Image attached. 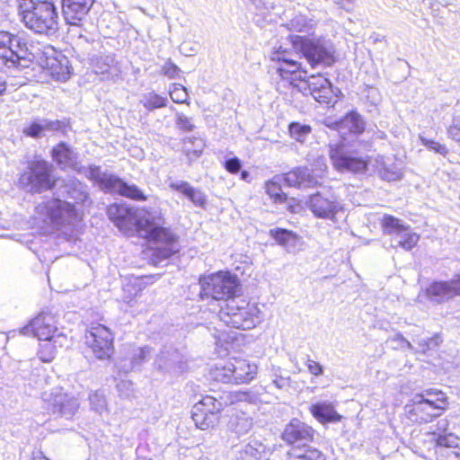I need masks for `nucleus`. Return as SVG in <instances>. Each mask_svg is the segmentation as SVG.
I'll return each instance as SVG.
<instances>
[{"label": "nucleus", "mask_w": 460, "mask_h": 460, "mask_svg": "<svg viewBox=\"0 0 460 460\" xmlns=\"http://www.w3.org/2000/svg\"><path fill=\"white\" fill-rule=\"evenodd\" d=\"M171 190L184 195L196 207L205 208L208 203L206 194L199 189L194 188L188 181L180 180H168Z\"/></svg>", "instance_id": "nucleus-24"}, {"label": "nucleus", "mask_w": 460, "mask_h": 460, "mask_svg": "<svg viewBox=\"0 0 460 460\" xmlns=\"http://www.w3.org/2000/svg\"><path fill=\"white\" fill-rule=\"evenodd\" d=\"M435 454L438 460H460V438L452 433L438 435Z\"/></svg>", "instance_id": "nucleus-17"}, {"label": "nucleus", "mask_w": 460, "mask_h": 460, "mask_svg": "<svg viewBox=\"0 0 460 460\" xmlns=\"http://www.w3.org/2000/svg\"><path fill=\"white\" fill-rule=\"evenodd\" d=\"M319 175L312 174L306 166L296 167L287 173L275 175L265 182V191L275 202L284 203L287 195L282 191L281 183L297 189L314 188L318 184Z\"/></svg>", "instance_id": "nucleus-4"}, {"label": "nucleus", "mask_w": 460, "mask_h": 460, "mask_svg": "<svg viewBox=\"0 0 460 460\" xmlns=\"http://www.w3.org/2000/svg\"><path fill=\"white\" fill-rule=\"evenodd\" d=\"M22 335H32L40 341L51 340L60 348L67 346V337L56 326L54 315L46 312H40L23 328L19 330Z\"/></svg>", "instance_id": "nucleus-7"}, {"label": "nucleus", "mask_w": 460, "mask_h": 460, "mask_svg": "<svg viewBox=\"0 0 460 460\" xmlns=\"http://www.w3.org/2000/svg\"><path fill=\"white\" fill-rule=\"evenodd\" d=\"M31 50L32 52L27 68L39 67L46 75L55 81L65 82L70 78L72 67L67 57L61 51L40 41H36L35 47H32Z\"/></svg>", "instance_id": "nucleus-3"}, {"label": "nucleus", "mask_w": 460, "mask_h": 460, "mask_svg": "<svg viewBox=\"0 0 460 460\" xmlns=\"http://www.w3.org/2000/svg\"><path fill=\"white\" fill-rule=\"evenodd\" d=\"M53 162L61 169H75V155L73 148L66 142L60 141L50 151Z\"/></svg>", "instance_id": "nucleus-26"}, {"label": "nucleus", "mask_w": 460, "mask_h": 460, "mask_svg": "<svg viewBox=\"0 0 460 460\" xmlns=\"http://www.w3.org/2000/svg\"><path fill=\"white\" fill-rule=\"evenodd\" d=\"M175 125L178 129L183 132H191L196 128L190 118L178 111L175 113Z\"/></svg>", "instance_id": "nucleus-44"}, {"label": "nucleus", "mask_w": 460, "mask_h": 460, "mask_svg": "<svg viewBox=\"0 0 460 460\" xmlns=\"http://www.w3.org/2000/svg\"><path fill=\"white\" fill-rule=\"evenodd\" d=\"M288 132L292 138L298 142H304L312 132L311 126L294 121L288 125Z\"/></svg>", "instance_id": "nucleus-41"}, {"label": "nucleus", "mask_w": 460, "mask_h": 460, "mask_svg": "<svg viewBox=\"0 0 460 460\" xmlns=\"http://www.w3.org/2000/svg\"><path fill=\"white\" fill-rule=\"evenodd\" d=\"M276 59L281 62L278 67V72L282 78H288V75H295L296 79L305 81L307 72L302 70L300 63L285 57H280V54H277Z\"/></svg>", "instance_id": "nucleus-32"}, {"label": "nucleus", "mask_w": 460, "mask_h": 460, "mask_svg": "<svg viewBox=\"0 0 460 460\" xmlns=\"http://www.w3.org/2000/svg\"><path fill=\"white\" fill-rule=\"evenodd\" d=\"M258 367L244 358H232L215 370V379L225 384H247L255 378Z\"/></svg>", "instance_id": "nucleus-8"}, {"label": "nucleus", "mask_w": 460, "mask_h": 460, "mask_svg": "<svg viewBox=\"0 0 460 460\" xmlns=\"http://www.w3.org/2000/svg\"><path fill=\"white\" fill-rule=\"evenodd\" d=\"M39 208L40 212L47 217L49 223L57 228L65 225H70L74 220L80 219L75 204L58 198L43 202Z\"/></svg>", "instance_id": "nucleus-13"}, {"label": "nucleus", "mask_w": 460, "mask_h": 460, "mask_svg": "<svg viewBox=\"0 0 460 460\" xmlns=\"http://www.w3.org/2000/svg\"><path fill=\"white\" fill-rule=\"evenodd\" d=\"M292 460H325V456L320 450L307 447L303 453L294 456Z\"/></svg>", "instance_id": "nucleus-45"}, {"label": "nucleus", "mask_w": 460, "mask_h": 460, "mask_svg": "<svg viewBox=\"0 0 460 460\" xmlns=\"http://www.w3.org/2000/svg\"><path fill=\"white\" fill-rule=\"evenodd\" d=\"M457 290L458 289H420L417 298L420 303L429 300L434 304H439L445 299L457 295Z\"/></svg>", "instance_id": "nucleus-35"}, {"label": "nucleus", "mask_w": 460, "mask_h": 460, "mask_svg": "<svg viewBox=\"0 0 460 460\" xmlns=\"http://www.w3.org/2000/svg\"><path fill=\"white\" fill-rule=\"evenodd\" d=\"M400 346L403 349H409V350L415 351V348L406 338H402V342L400 343Z\"/></svg>", "instance_id": "nucleus-59"}, {"label": "nucleus", "mask_w": 460, "mask_h": 460, "mask_svg": "<svg viewBox=\"0 0 460 460\" xmlns=\"http://www.w3.org/2000/svg\"><path fill=\"white\" fill-rule=\"evenodd\" d=\"M347 3L349 4H352L354 2V0H345Z\"/></svg>", "instance_id": "nucleus-64"}, {"label": "nucleus", "mask_w": 460, "mask_h": 460, "mask_svg": "<svg viewBox=\"0 0 460 460\" xmlns=\"http://www.w3.org/2000/svg\"><path fill=\"white\" fill-rule=\"evenodd\" d=\"M329 155L334 168L340 172L363 173L372 161L358 156L356 151L349 149L344 144H331Z\"/></svg>", "instance_id": "nucleus-11"}, {"label": "nucleus", "mask_w": 460, "mask_h": 460, "mask_svg": "<svg viewBox=\"0 0 460 460\" xmlns=\"http://www.w3.org/2000/svg\"><path fill=\"white\" fill-rule=\"evenodd\" d=\"M171 99L176 103H183L187 100L188 93L181 84H174L173 89L170 91Z\"/></svg>", "instance_id": "nucleus-49"}, {"label": "nucleus", "mask_w": 460, "mask_h": 460, "mask_svg": "<svg viewBox=\"0 0 460 460\" xmlns=\"http://www.w3.org/2000/svg\"><path fill=\"white\" fill-rule=\"evenodd\" d=\"M306 366H307L309 372L314 376H318L323 375V367L320 363H318L313 359L308 358L307 362H306Z\"/></svg>", "instance_id": "nucleus-54"}, {"label": "nucleus", "mask_w": 460, "mask_h": 460, "mask_svg": "<svg viewBox=\"0 0 460 460\" xmlns=\"http://www.w3.org/2000/svg\"><path fill=\"white\" fill-rule=\"evenodd\" d=\"M290 383V377L278 376L275 374L272 378V384L278 388V389H286L289 386Z\"/></svg>", "instance_id": "nucleus-55"}, {"label": "nucleus", "mask_w": 460, "mask_h": 460, "mask_svg": "<svg viewBox=\"0 0 460 460\" xmlns=\"http://www.w3.org/2000/svg\"><path fill=\"white\" fill-rule=\"evenodd\" d=\"M7 90V83L5 79L0 75V98L5 94Z\"/></svg>", "instance_id": "nucleus-60"}, {"label": "nucleus", "mask_w": 460, "mask_h": 460, "mask_svg": "<svg viewBox=\"0 0 460 460\" xmlns=\"http://www.w3.org/2000/svg\"><path fill=\"white\" fill-rule=\"evenodd\" d=\"M270 236L287 252H295L302 244V239L292 231L284 228H275L270 230Z\"/></svg>", "instance_id": "nucleus-29"}, {"label": "nucleus", "mask_w": 460, "mask_h": 460, "mask_svg": "<svg viewBox=\"0 0 460 460\" xmlns=\"http://www.w3.org/2000/svg\"><path fill=\"white\" fill-rule=\"evenodd\" d=\"M45 409L53 415L71 420L79 409L78 400L63 391L61 387H54L42 393Z\"/></svg>", "instance_id": "nucleus-10"}, {"label": "nucleus", "mask_w": 460, "mask_h": 460, "mask_svg": "<svg viewBox=\"0 0 460 460\" xmlns=\"http://www.w3.org/2000/svg\"><path fill=\"white\" fill-rule=\"evenodd\" d=\"M202 407L200 404H194L191 410V419L197 428L205 430L217 423L218 415L209 410L205 411Z\"/></svg>", "instance_id": "nucleus-31"}, {"label": "nucleus", "mask_w": 460, "mask_h": 460, "mask_svg": "<svg viewBox=\"0 0 460 460\" xmlns=\"http://www.w3.org/2000/svg\"><path fill=\"white\" fill-rule=\"evenodd\" d=\"M155 199L154 206L134 208L117 202V228L126 235L137 234L157 245L159 256L169 258L177 251V237L164 227L165 220Z\"/></svg>", "instance_id": "nucleus-1"}, {"label": "nucleus", "mask_w": 460, "mask_h": 460, "mask_svg": "<svg viewBox=\"0 0 460 460\" xmlns=\"http://www.w3.org/2000/svg\"><path fill=\"white\" fill-rule=\"evenodd\" d=\"M224 166L227 172L234 174V173H237L241 170L242 163L238 157L233 156V157L226 159V161L224 163Z\"/></svg>", "instance_id": "nucleus-53"}, {"label": "nucleus", "mask_w": 460, "mask_h": 460, "mask_svg": "<svg viewBox=\"0 0 460 460\" xmlns=\"http://www.w3.org/2000/svg\"><path fill=\"white\" fill-rule=\"evenodd\" d=\"M422 144L429 150H433L434 152L446 155L448 153V150L445 145H441L432 139H428L424 137H420Z\"/></svg>", "instance_id": "nucleus-51"}, {"label": "nucleus", "mask_w": 460, "mask_h": 460, "mask_svg": "<svg viewBox=\"0 0 460 460\" xmlns=\"http://www.w3.org/2000/svg\"><path fill=\"white\" fill-rule=\"evenodd\" d=\"M243 451L245 455L251 457L259 458L264 451V446L257 440H252L245 446Z\"/></svg>", "instance_id": "nucleus-48"}, {"label": "nucleus", "mask_w": 460, "mask_h": 460, "mask_svg": "<svg viewBox=\"0 0 460 460\" xmlns=\"http://www.w3.org/2000/svg\"><path fill=\"white\" fill-rule=\"evenodd\" d=\"M413 342L417 343L418 348L415 349V352L425 353L424 348L426 347L427 338H420L419 336H415L412 338Z\"/></svg>", "instance_id": "nucleus-58"}, {"label": "nucleus", "mask_w": 460, "mask_h": 460, "mask_svg": "<svg viewBox=\"0 0 460 460\" xmlns=\"http://www.w3.org/2000/svg\"><path fill=\"white\" fill-rule=\"evenodd\" d=\"M252 426V419L244 412L233 414L227 423L228 430L237 438L247 434Z\"/></svg>", "instance_id": "nucleus-33"}, {"label": "nucleus", "mask_w": 460, "mask_h": 460, "mask_svg": "<svg viewBox=\"0 0 460 460\" xmlns=\"http://www.w3.org/2000/svg\"><path fill=\"white\" fill-rule=\"evenodd\" d=\"M241 289H199L200 299H210L211 301L225 302L232 305L234 303V296L239 295Z\"/></svg>", "instance_id": "nucleus-34"}, {"label": "nucleus", "mask_w": 460, "mask_h": 460, "mask_svg": "<svg viewBox=\"0 0 460 460\" xmlns=\"http://www.w3.org/2000/svg\"><path fill=\"white\" fill-rule=\"evenodd\" d=\"M314 433L311 426L294 418L285 426L281 438L294 448L302 449L309 447L308 444L313 441Z\"/></svg>", "instance_id": "nucleus-15"}, {"label": "nucleus", "mask_w": 460, "mask_h": 460, "mask_svg": "<svg viewBox=\"0 0 460 460\" xmlns=\"http://www.w3.org/2000/svg\"><path fill=\"white\" fill-rule=\"evenodd\" d=\"M381 225L385 234L394 236L401 234L408 227L402 223V220L391 215H385Z\"/></svg>", "instance_id": "nucleus-40"}, {"label": "nucleus", "mask_w": 460, "mask_h": 460, "mask_svg": "<svg viewBox=\"0 0 460 460\" xmlns=\"http://www.w3.org/2000/svg\"><path fill=\"white\" fill-rule=\"evenodd\" d=\"M366 123L362 116L357 111H350L347 113L342 119L332 123V128L339 132L344 133L348 130L355 135H359L364 132Z\"/></svg>", "instance_id": "nucleus-27"}, {"label": "nucleus", "mask_w": 460, "mask_h": 460, "mask_svg": "<svg viewBox=\"0 0 460 460\" xmlns=\"http://www.w3.org/2000/svg\"><path fill=\"white\" fill-rule=\"evenodd\" d=\"M24 25L38 34L53 35L58 30V12L53 0H17Z\"/></svg>", "instance_id": "nucleus-2"}, {"label": "nucleus", "mask_w": 460, "mask_h": 460, "mask_svg": "<svg viewBox=\"0 0 460 460\" xmlns=\"http://www.w3.org/2000/svg\"><path fill=\"white\" fill-rule=\"evenodd\" d=\"M418 241L419 235L411 232L408 226L401 234L394 236L391 240V246L394 248L402 247L406 251H410L417 244Z\"/></svg>", "instance_id": "nucleus-38"}, {"label": "nucleus", "mask_w": 460, "mask_h": 460, "mask_svg": "<svg viewBox=\"0 0 460 460\" xmlns=\"http://www.w3.org/2000/svg\"><path fill=\"white\" fill-rule=\"evenodd\" d=\"M293 44L303 53L312 67L319 64L330 66L335 62V49L330 40L309 39L296 35L293 37Z\"/></svg>", "instance_id": "nucleus-6"}, {"label": "nucleus", "mask_w": 460, "mask_h": 460, "mask_svg": "<svg viewBox=\"0 0 460 460\" xmlns=\"http://www.w3.org/2000/svg\"><path fill=\"white\" fill-rule=\"evenodd\" d=\"M113 336L102 324L93 325L84 334V342L99 359L110 358L113 353Z\"/></svg>", "instance_id": "nucleus-14"}, {"label": "nucleus", "mask_w": 460, "mask_h": 460, "mask_svg": "<svg viewBox=\"0 0 460 460\" xmlns=\"http://www.w3.org/2000/svg\"><path fill=\"white\" fill-rule=\"evenodd\" d=\"M93 0H63V13L68 24L79 25L87 15Z\"/></svg>", "instance_id": "nucleus-21"}, {"label": "nucleus", "mask_w": 460, "mask_h": 460, "mask_svg": "<svg viewBox=\"0 0 460 460\" xmlns=\"http://www.w3.org/2000/svg\"><path fill=\"white\" fill-rule=\"evenodd\" d=\"M226 319L227 325L242 330L252 329L255 323L252 315L243 306L234 308L233 305H226Z\"/></svg>", "instance_id": "nucleus-22"}, {"label": "nucleus", "mask_w": 460, "mask_h": 460, "mask_svg": "<svg viewBox=\"0 0 460 460\" xmlns=\"http://www.w3.org/2000/svg\"><path fill=\"white\" fill-rule=\"evenodd\" d=\"M306 206L315 217L333 222L342 209L338 196L331 190H323L309 196Z\"/></svg>", "instance_id": "nucleus-12"}, {"label": "nucleus", "mask_w": 460, "mask_h": 460, "mask_svg": "<svg viewBox=\"0 0 460 460\" xmlns=\"http://www.w3.org/2000/svg\"><path fill=\"white\" fill-rule=\"evenodd\" d=\"M181 72V69L171 59H168L162 67V74L170 79L179 77Z\"/></svg>", "instance_id": "nucleus-50"}, {"label": "nucleus", "mask_w": 460, "mask_h": 460, "mask_svg": "<svg viewBox=\"0 0 460 460\" xmlns=\"http://www.w3.org/2000/svg\"><path fill=\"white\" fill-rule=\"evenodd\" d=\"M310 412L320 422H337L341 420V415L335 411L333 405L327 402H320L312 404Z\"/></svg>", "instance_id": "nucleus-30"}, {"label": "nucleus", "mask_w": 460, "mask_h": 460, "mask_svg": "<svg viewBox=\"0 0 460 460\" xmlns=\"http://www.w3.org/2000/svg\"><path fill=\"white\" fill-rule=\"evenodd\" d=\"M306 83L310 94L320 103L334 104L336 102L334 98L338 96V93H341L338 88L334 89L332 87L329 79L322 75H310Z\"/></svg>", "instance_id": "nucleus-16"}, {"label": "nucleus", "mask_w": 460, "mask_h": 460, "mask_svg": "<svg viewBox=\"0 0 460 460\" xmlns=\"http://www.w3.org/2000/svg\"><path fill=\"white\" fill-rule=\"evenodd\" d=\"M453 122L456 123L460 128V117L457 119H455Z\"/></svg>", "instance_id": "nucleus-63"}, {"label": "nucleus", "mask_w": 460, "mask_h": 460, "mask_svg": "<svg viewBox=\"0 0 460 460\" xmlns=\"http://www.w3.org/2000/svg\"><path fill=\"white\" fill-rule=\"evenodd\" d=\"M198 143L195 147H190L189 145L194 144L190 137H186L183 141V152L190 160L196 159L200 156L203 151L204 144L201 139H197Z\"/></svg>", "instance_id": "nucleus-43"}, {"label": "nucleus", "mask_w": 460, "mask_h": 460, "mask_svg": "<svg viewBox=\"0 0 460 460\" xmlns=\"http://www.w3.org/2000/svg\"><path fill=\"white\" fill-rule=\"evenodd\" d=\"M47 341L45 344L41 345L38 355L40 359L42 362H51L57 354V348L60 347L58 343L54 342L51 340H44Z\"/></svg>", "instance_id": "nucleus-42"}, {"label": "nucleus", "mask_w": 460, "mask_h": 460, "mask_svg": "<svg viewBox=\"0 0 460 460\" xmlns=\"http://www.w3.org/2000/svg\"><path fill=\"white\" fill-rule=\"evenodd\" d=\"M126 355L120 358L119 371L128 373L130 370L138 367L142 363L146 362L150 356L151 348L146 346L144 348H133L131 346L125 347Z\"/></svg>", "instance_id": "nucleus-23"}, {"label": "nucleus", "mask_w": 460, "mask_h": 460, "mask_svg": "<svg viewBox=\"0 0 460 460\" xmlns=\"http://www.w3.org/2000/svg\"><path fill=\"white\" fill-rule=\"evenodd\" d=\"M314 165L315 166V169H309L312 174L319 175L318 178V184L315 186L317 187L320 185V181L323 179V175L327 169V165L325 164V159L323 157H318L315 161Z\"/></svg>", "instance_id": "nucleus-52"}, {"label": "nucleus", "mask_w": 460, "mask_h": 460, "mask_svg": "<svg viewBox=\"0 0 460 460\" xmlns=\"http://www.w3.org/2000/svg\"><path fill=\"white\" fill-rule=\"evenodd\" d=\"M373 166L380 178L385 181H394L402 178V173L397 164L384 156L376 157Z\"/></svg>", "instance_id": "nucleus-28"}, {"label": "nucleus", "mask_w": 460, "mask_h": 460, "mask_svg": "<svg viewBox=\"0 0 460 460\" xmlns=\"http://www.w3.org/2000/svg\"><path fill=\"white\" fill-rule=\"evenodd\" d=\"M402 338H404V337L401 333H398V334H396L394 340L401 343L402 342Z\"/></svg>", "instance_id": "nucleus-62"}, {"label": "nucleus", "mask_w": 460, "mask_h": 460, "mask_svg": "<svg viewBox=\"0 0 460 460\" xmlns=\"http://www.w3.org/2000/svg\"><path fill=\"white\" fill-rule=\"evenodd\" d=\"M28 172L21 175L20 180H26L36 192L53 190L58 179L53 174V165L43 158L35 157L28 163Z\"/></svg>", "instance_id": "nucleus-9"}, {"label": "nucleus", "mask_w": 460, "mask_h": 460, "mask_svg": "<svg viewBox=\"0 0 460 460\" xmlns=\"http://www.w3.org/2000/svg\"><path fill=\"white\" fill-rule=\"evenodd\" d=\"M36 41H30L5 31H0V59L5 66L27 68L32 47Z\"/></svg>", "instance_id": "nucleus-5"}, {"label": "nucleus", "mask_w": 460, "mask_h": 460, "mask_svg": "<svg viewBox=\"0 0 460 460\" xmlns=\"http://www.w3.org/2000/svg\"><path fill=\"white\" fill-rule=\"evenodd\" d=\"M90 403L97 411H102L106 406V399L103 392L95 391L89 395Z\"/></svg>", "instance_id": "nucleus-47"}, {"label": "nucleus", "mask_w": 460, "mask_h": 460, "mask_svg": "<svg viewBox=\"0 0 460 460\" xmlns=\"http://www.w3.org/2000/svg\"><path fill=\"white\" fill-rule=\"evenodd\" d=\"M201 288H239L240 281L236 275L230 271L219 270L199 278Z\"/></svg>", "instance_id": "nucleus-25"}, {"label": "nucleus", "mask_w": 460, "mask_h": 460, "mask_svg": "<svg viewBox=\"0 0 460 460\" xmlns=\"http://www.w3.org/2000/svg\"><path fill=\"white\" fill-rule=\"evenodd\" d=\"M70 128L68 120H45L43 123L39 119L31 121L22 129V133L26 137L39 138L43 136L45 131L59 132L66 135Z\"/></svg>", "instance_id": "nucleus-19"}, {"label": "nucleus", "mask_w": 460, "mask_h": 460, "mask_svg": "<svg viewBox=\"0 0 460 460\" xmlns=\"http://www.w3.org/2000/svg\"><path fill=\"white\" fill-rule=\"evenodd\" d=\"M414 396H421L423 397V401L432 402L434 406H443V411H445L448 406L447 397L445 393L438 389H426L420 394H416Z\"/></svg>", "instance_id": "nucleus-39"}, {"label": "nucleus", "mask_w": 460, "mask_h": 460, "mask_svg": "<svg viewBox=\"0 0 460 460\" xmlns=\"http://www.w3.org/2000/svg\"><path fill=\"white\" fill-rule=\"evenodd\" d=\"M117 194L137 201L147 199V197L137 185L128 184L119 177H117Z\"/></svg>", "instance_id": "nucleus-36"}, {"label": "nucleus", "mask_w": 460, "mask_h": 460, "mask_svg": "<svg viewBox=\"0 0 460 460\" xmlns=\"http://www.w3.org/2000/svg\"><path fill=\"white\" fill-rule=\"evenodd\" d=\"M139 102L148 111H153L156 109L164 108L167 106L168 99L165 96H162L155 92H148L143 93L140 97Z\"/></svg>", "instance_id": "nucleus-37"}, {"label": "nucleus", "mask_w": 460, "mask_h": 460, "mask_svg": "<svg viewBox=\"0 0 460 460\" xmlns=\"http://www.w3.org/2000/svg\"><path fill=\"white\" fill-rule=\"evenodd\" d=\"M421 396H413L411 399L412 405L409 411L410 418L420 423H428L442 414L443 406H434L430 402L423 401Z\"/></svg>", "instance_id": "nucleus-18"}, {"label": "nucleus", "mask_w": 460, "mask_h": 460, "mask_svg": "<svg viewBox=\"0 0 460 460\" xmlns=\"http://www.w3.org/2000/svg\"><path fill=\"white\" fill-rule=\"evenodd\" d=\"M250 176L249 172L247 171H243L241 172V178L243 180H247V178Z\"/></svg>", "instance_id": "nucleus-61"}, {"label": "nucleus", "mask_w": 460, "mask_h": 460, "mask_svg": "<svg viewBox=\"0 0 460 460\" xmlns=\"http://www.w3.org/2000/svg\"><path fill=\"white\" fill-rule=\"evenodd\" d=\"M196 404H200L203 406L202 407L203 410H205V411L209 410V411L214 412L217 415L222 410V403L211 396L204 397L201 401H199Z\"/></svg>", "instance_id": "nucleus-46"}, {"label": "nucleus", "mask_w": 460, "mask_h": 460, "mask_svg": "<svg viewBox=\"0 0 460 460\" xmlns=\"http://www.w3.org/2000/svg\"><path fill=\"white\" fill-rule=\"evenodd\" d=\"M155 366L158 370L178 375L184 371L186 363L177 349L170 348L161 351L155 360Z\"/></svg>", "instance_id": "nucleus-20"}, {"label": "nucleus", "mask_w": 460, "mask_h": 460, "mask_svg": "<svg viewBox=\"0 0 460 460\" xmlns=\"http://www.w3.org/2000/svg\"><path fill=\"white\" fill-rule=\"evenodd\" d=\"M442 338L439 334H435L430 338H427L426 347L424 348L425 353L429 350L437 349L442 342Z\"/></svg>", "instance_id": "nucleus-56"}, {"label": "nucleus", "mask_w": 460, "mask_h": 460, "mask_svg": "<svg viewBox=\"0 0 460 460\" xmlns=\"http://www.w3.org/2000/svg\"><path fill=\"white\" fill-rule=\"evenodd\" d=\"M448 136L457 141L460 142V128L453 122V124L447 129Z\"/></svg>", "instance_id": "nucleus-57"}]
</instances>
